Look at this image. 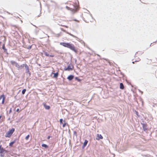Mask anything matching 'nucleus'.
<instances>
[{
	"mask_svg": "<svg viewBox=\"0 0 157 157\" xmlns=\"http://www.w3.org/2000/svg\"><path fill=\"white\" fill-rule=\"evenodd\" d=\"M67 2L70 4L69 6H66V9L70 10L73 13H75L78 7V0H71Z\"/></svg>",
	"mask_w": 157,
	"mask_h": 157,
	"instance_id": "1",
	"label": "nucleus"
},
{
	"mask_svg": "<svg viewBox=\"0 0 157 157\" xmlns=\"http://www.w3.org/2000/svg\"><path fill=\"white\" fill-rule=\"evenodd\" d=\"M60 44L64 47L69 48L71 50L74 52L75 53L78 52L77 49L73 44L69 43L62 42L60 43Z\"/></svg>",
	"mask_w": 157,
	"mask_h": 157,
	"instance_id": "2",
	"label": "nucleus"
},
{
	"mask_svg": "<svg viewBox=\"0 0 157 157\" xmlns=\"http://www.w3.org/2000/svg\"><path fill=\"white\" fill-rule=\"evenodd\" d=\"M15 131L14 128H12L9 130L6 133L5 136L6 137H10Z\"/></svg>",
	"mask_w": 157,
	"mask_h": 157,
	"instance_id": "3",
	"label": "nucleus"
},
{
	"mask_svg": "<svg viewBox=\"0 0 157 157\" xmlns=\"http://www.w3.org/2000/svg\"><path fill=\"white\" fill-rule=\"evenodd\" d=\"M15 66L18 68V70L22 69L24 67H25V68H27V69L29 70V67L26 64H23L21 65H20L18 63H16V65H15Z\"/></svg>",
	"mask_w": 157,
	"mask_h": 157,
	"instance_id": "4",
	"label": "nucleus"
},
{
	"mask_svg": "<svg viewBox=\"0 0 157 157\" xmlns=\"http://www.w3.org/2000/svg\"><path fill=\"white\" fill-rule=\"evenodd\" d=\"M1 145L0 146V154H1V156L3 157L4 154L6 152V151L3 148L1 147Z\"/></svg>",
	"mask_w": 157,
	"mask_h": 157,
	"instance_id": "5",
	"label": "nucleus"
},
{
	"mask_svg": "<svg viewBox=\"0 0 157 157\" xmlns=\"http://www.w3.org/2000/svg\"><path fill=\"white\" fill-rule=\"evenodd\" d=\"M74 68V66L72 64H70L68 66L67 68L64 69V70L68 71H72Z\"/></svg>",
	"mask_w": 157,
	"mask_h": 157,
	"instance_id": "6",
	"label": "nucleus"
},
{
	"mask_svg": "<svg viewBox=\"0 0 157 157\" xmlns=\"http://www.w3.org/2000/svg\"><path fill=\"white\" fill-rule=\"evenodd\" d=\"M103 138L101 134H98L97 135V137L96 138V140H99L100 139H102Z\"/></svg>",
	"mask_w": 157,
	"mask_h": 157,
	"instance_id": "7",
	"label": "nucleus"
},
{
	"mask_svg": "<svg viewBox=\"0 0 157 157\" xmlns=\"http://www.w3.org/2000/svg\"><path fill=\"white\" fill-rule=\"evenodd\" d=\"M55 71H53V72H52V74H54V75L53 76V77L54 78H57L58 77L59 73L58 72H56V73H54L53 72H54Z\"/></svg>",
	"mask_w": 157,
	"mask_h": 157,
	"instance_id": "8",
	"label": "nucleus"
},
{
	"mask_svg": "<svg viewBox=\"0 0 157 157\" xmlns=\"http://www.w3.org/2000/svg\"><path fill=\"white\" fill-rule=\"evenodd\" d=\"M142 54V53L140 52H136L135 55L134 57L136 58L137 57L140 56Z\"/></svg>",
	"mask_w": 157,
	"mask_h": 157,
	"instance_id": "9",
	"label": "nucleus"
},
{
	"mask_svg": "<svg viewBox=\"0 0 157 157\" xmlns=\"http://www.w3.org/2000/svg\"><path fill=\"white\" fill-rule=\"evenodd\" d=\"M88 140H85L84 141V143H83V144L82 145V148H84L87 145V144L88 143Z\"/></svg>",
	"mask_w": 157,
	"mask_h": 157,
	"instance_id": "10",
	"label": "nucleus"
},
{
	"mask_svg": "<svg viewBox=\"0 0 157 157\" xmlns=\"http://www.w3.org/2000/svg\"><path fill=\"white\" fill-rule=\"evenodd\" d=\"M43 105L46 109L48 110L50 109V106L47 105L45 103H43Z\"/></svg>",
	"mask_w": 157,
	"mask_h": 157,
	"instance_id": "11",
	"label": "nucleus"
},
{
	"mask_svg": "<svg viewBox=\"0 0 157 157\" xmlns=\"http://www.w3.org/2000/svg\"><path fill=\"white\" fill-rule=\"evenodd\" d=\"M16 140L15 139V140H14L12 142H10L9 144V146L10 147H12L13 146V144L16 142Z\"/></svg>",
	"mask_w": 157,
	"mask_h": 157,
	"instance_id": "12",
	"label": "nucleus"
},
{
	"mask_svg": "<svg viewBox=\"0 0 157 157\" xmlns=\"http://www.w3.org/2000/svg\"><path fill=\"white\" fill-rule=\"evenodd\" d=\"M74 76L73 75H71L69 76L67 78L69 80H71L72 79H73L74 78Z\"/></svg>",
	"mask_w": 157,
	"mask_h": 157,
	"instance_id": "13",
	"label": "nucleus"
},
{
	"mask_svg": "<svg viewBox=\"0 0 157 157\" xmlns=\"http://www.w3.org/2000/svg\"><path fill=\"white\" fill-rule=\"evenodd\" d=\"M44 55L47 56H50L51 57H53L54 56V55H49L47 52H45L44 53Z\"/></svg>",
	"mask_w": 157,
	"mask_h": 157,
	"instance_id": "14",
	"label": "nucleus"
},
{
	"mask_svg": "<svg viewBox=\"0 0 157 157\" xmlns=\"http://www.w3.org/2000/svg\"><path fill=\"white\" fill-rule=\"evenodd\" d=\"M120 88L121 89H123L124 88V86L123 84L122 83H120Z\"/></svg>",
	"mask_w": 157,
	"mask_h": 157,
	"instance_id": "15",
	"label": "nucleus"
},
{
	"mask_svg": "<svg viewBox=\"0 0 157 157\" xmlns=\"http://www.w3.org/2000/svg\"><path fill=\"white\" fill-rule=\"evenodd\" d=\"M2 97H3V98L2 99V104H4V102H5V96H3V97L2 96Z\"/></svg>",
	"mask_w": 157,
	"mask_h": 157,
	"instance_id": "16",
	"label": "nucleus"
},
{
	"mask_svg": "<svg viewBox=\"0 0 157 157\" xmlns=\"http://www.w3.org/2000/svg\"><path fill=\"white\" fill-rule=\"evenodd\" d=\"M10 63L12 65L15 64V65H16V63H17V62L13 61H11Z\"/></svg>",
	"mask_w": 157,
	"mask_h": 157,
	"instance_id": "17",
	"label": "nucleus"
},
{
	"mask_svg": "<svg viewBox=\"0 0 157 157\" xmlns=\"http://www.w3.org/2000/svg\"><path fill=\"white\" fill-rule=\"evenodd\" d=\"M41 146H42V147H44L45 148H48V146L46 144H42Z\"/></svg>",
	"mask_w": 157,
	"mask_h": 157,
	"instance_id": "18",
	"label": "nucleus"
},
{
	"mask_svg": "<svg viewBox=\"0 0 157 157\" xmlns=\"http://www.w3.org/2000/svg\"><path fill=\"white\" fill-rule=\"evenodd\" d=\"M26 91V90L25 89H23L22 91V93L23 94H25V92Z\"/></svg>",
	"mask_w": 157,
	"mask_h": 157,
	"instance_id": "19",
	"label": "nucleus"
},
{
	"mask_svg": "<svg viewBox=\"0 0 157 157\" xmlns=\"http://www.w3.org/2000/svg\"><path fill=\"white\" fill-rule=\"evenodd\" d=\"M2 49L5 50V51H6L7 50V49L5 48V45L4 44L3 46H2Z\"/></svg>",
	"mask_w": 157,
	"mask_h": 157,
	"instance_id": "20",
	"label": "nucleus"
},
{
	"mask_svg": "<svg viewBox=\"0 0 157 157\" xmlns=\"http://www.w3.org/2000/svg\"><path fill=\"white\" fill-rule=\"evenodd\" d=\"M75 79L77 80L78 82H80L81 81V80L78 78V77H76L75 78Z\"/></svg>",
	"mask_w": 157,
	"mask_h": 157,
	"instance_id": "21",
	"label": "nucleus"
},
{
	"mask_svg": "<svg viewBox=\"0 0 157 157\" xmlns=\"http://www.w3.org/2000/svg\"><path fill=\"white\" fill-rule=\"evenodd\" d=\"M137 59V60L135 61V62H138L140 60V59L139 58H138L137 59Z\"/></svg>",
	"mask_w": 157,
	"mask_h": 157,
	"instance_id": "22",
	"label": "nucleus"
},
{
	"mask_svg": "<svg viewBox=\"0 0 157 157\" xmlns=\"http://www.w3.org/2000/svg\"><path fill=\"white\" fill-rule=\"evenodd\" d=\"M29 135H28L26 137H25V140H28L29 138Z\"/></svg>",
	"mask_w": 157,
	"mask_h": 157,
	"instance_id": "23",
	"label": "nucleus"
},
{
	"mask_svg": "<svg viewBox=\"0 0 157 157\" xmlns=\"http://www.w3.org/2000/svg\"><path fill=\"white\" fill-rule=\"evenodd\" d=\"M5 95H4V94H2V95H1L0 96V100L2 99V98H3V97H2V96H4Z\"/></svg>",
	"mask_w": 157,
	"mask_h": 157,
	"instance_id": "24",
	"label": "nucleus"
},
{
	"mask_svg": "<svg viewBox=\"0 0 157 157\" xmlns=\"http://www.w3.org/2000/svg\"><path fill=\"white\" fill-rule=\"evenodd\" d=\"M60 122L61 124L63 123V119H60Z\"/></svg>",
	"mask_w": 157,
	"mask_h": 157,
	"instance_id": "25",
	"label": "nucleus"
},
{
	"mask_svg": "<svg viewBox=\"0 0 157 157\" xmlns=\"http://www.w3.org/2000/svg\"><path fill=\"white\" fill-rule=\"evenodd\" d=\"M66 124H67L66 123H65L63 124V127H64L66 126Z\"/></svg>",
	"mask_w": 157,
	"mask_h": 157,
	"instance_id": "26",
	"label": "nucleus"
},
{
	"mask_svg": "<svg viewBox=\"0 0 157 157\" xmlns=\"http://www.w3.org/2000/svg\"><path fill=\"white\" fill-rule=\"evenodd\" d=\"M19 109H16V112H19Z\"/></svg>",
	"mask_w": 157,
	"mask_h": 157,
	"instance_id": "27",
	"label": "nucleus"
},
{
	"mask_svg": "<svg viewBox=\"0 0 157 157\" xmlns=\"http://www.w3.org/2000/svg\"><path fill=\"white\" fill-rule=\"evenodd\" d=\"M11 111H12L11 108L9 111L10 113H11Z\"/></svg>",
	"mask_w": 157,
	"mask_h": 157,
	"instance_id": "28",
	"label": "nucleus"
},
{
	"mask_svg": "<svg viewBox=\"0 0 157 157\" xmlns=\"http://www.w3.org/2000/svg\"><path fill=\"white\" fill-rule=\"evenodd\" d=\"M75 21H76L77 22H79V21L78 20H74Z\"/></svg>",
	"mask_w": 157,
	"mask_h": 157,
	"instance_id": "29",
	"label": "nucleus"
},
{
	"mask_svg": "<svg viewBox=\"0 0 157 157\" xmlns=\"http://www.w3.org/2000/svg\"><path fill=\"white\" fill-rule=\"evenodd\" d=\"M75 21H76L77 22H79V21L78 20H74Z\"/></svg>",
	"mask_w": 157,
	"mask_h": 157,
	"instance_id": "30",
	"label": "nucleus"
},
{
	"mask_svg": "<svg viewBox=\"0 0 157 157\" xmlns=\"http://www.w3.org/2000/svg\"><path fill=\"white\" fill-rule=\"evenodd\" d=\"M58 36H60V34H58Z\"/></svg>",
	"mask_w": 157,
	"mask_h": 157,
	"instance_id": "31",
	"label": "nucleus"
},
{
	"mask_svg": "<svg viewBox=\"0 0 157 157\" xmlns=\"http://www.w3.org/2000/svg\"><path fill=\"white\" fill-rule=\"evenodd\" d=\"M48 139H49L50 138V136H48Z\"/></svg>",
	"mask_w": 157,
	"mask_h": 157,
	"instance_id": "32",
	"label": "nucleus"
},
{
	"mask_svg": "<svg viewBox=\"0 0 157 157\" xmlns=\"http://www.w3.org/2000/svg\"><path fill=\"white\" fill-rule=\"evenodd\" d=\"M132 63H134V62H132Z\"/></svg>",
	"mask_w": 157,
	"mask_h": 157,
	"instance_id": "33",
	"label": "nucleus"
}]
</instances>
